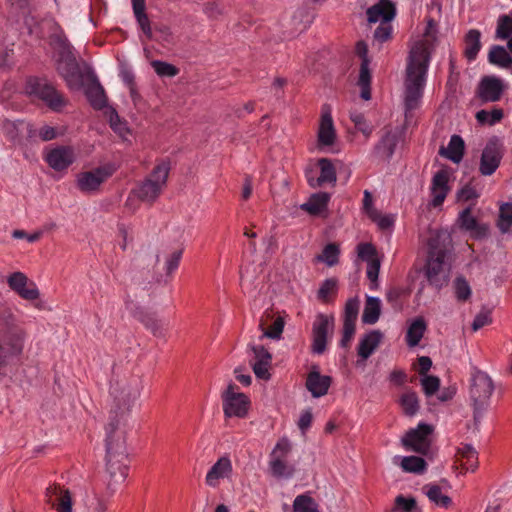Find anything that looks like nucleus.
Listing matches in <instances>:
<instances>
[{
  "label": "nucleus",
  "mask_w": 512,
  "mask_h": 512,
  "mask_svg": "<svg viewBox=\"0 0 512 512\" xmlns=\"http://www.w3.org/2000/svg\"><path fill=\"white\" fill-rule=\"evenodd\" d=\"M142 381L133 374H121L112 368V375L105 387L106 422L104 431L121 432L128 417L139 406Z\"/></svg>",
  "instance_id": "f257e3e1"
},
{
  "label": "nucleus",
  "mask_w": 512,
  "mask_h": 512,
  "mask_svg": "<svg viewBox=\"0 0 512 512\" xmlns=\"http://www.w3.org/2000/svg\"><path fill=\"white\" fill-rule=\"evenodd\" d=\"M437 24L433 19L427 20L422 37L413 42L410 47L405 71V106L407 110L415 109L423 95L426 74L437 40Z\"/></svg>",
  "instance_id": "f03ea898"
},
{
  "label": "nucleus",
  "mask_w": 512,
  "mask_h": 512,
  "mask_svg": "<svg viewBox=\"0 0 512 512\" xmlns=\"http://www.w3.org/2000/svg\"><path fill=\"white\" fill-rule=\"evenodd\" d=\"M105 455L103 458L101 501L98 512H106V502L112 498L129 475L127 432L104 431Z\"/></svg>",
  "instance_id": "7ed1b4c3"
},
{
  "label": "nucleus",
  "mask_w": 512,
  "mask_h": 512,
  "mask_svg": "<svg viewBox=\"0 0 512 512\" xmlns=\"http://www.w3.org/2000/svg\"><path fill=\"white\" fill-rule=\"evenodd\" d=\"M50 45L57 62V71L72 90L84 92L90 105L96 109V76L86 63L78 62L73 47L63 31L58 29L50 36Z\"/></svg>",
  "instance_id": "20e7f679"
},
{
  "label": "nucleus",
  "mask_w": 512,
  "mask_h": 512,
  "mask_svg": "<svg viewBox=\"0 0 512 512\" xmlns=\"http://www.w3.org/2000/svg\"><path fill=\"white\" fill-rule=\"evenodd\" d=\"M26 334L11 308L0 305V376L8 367L16 366L24 348Z\"/></svg>",
  "instance_id": "39448f33"
},
{
  "label": "nucleus",
  "mask_w": 512,
  "mask_h": 512,
  "mask_svg": "<svg viewBox=\"0 0 512 512\" xmlns=\"http://www.w3.org/2000/svg\"><path fill=\"white\" fill-rule=\"evenodd\" d=\"M449 236L445 232H436L428 242V258L425 265V276L430 285L437 289L446 286L449 282V267L445 263L448 253L447 241Z\"/></svg>",
  "instance_id": "423d86ee"
},
{
  "label": "nucleus",
  "mask_w": 512,
  "mask_h": 512,
  "mask_svg": "<svg viewBox=\"0 0 512 512\" xmlns=\"http://www.w3.org/2000/svg\"><path fill=\"white\" fill-rule=\"evenodd\" d=\"M170 163H157L149 175L133 190L134 195L142 202L152 204L161 195L167 185Z\"/></svg>",
  "instance_id": "0eeeda50"
},
{
  "label": "nucleus",
  "mask_w": 512,
  "mask_h": 512,
  "mask_svg": "<svg viewBox=\"0 0 512 512\" xmlns=\"http://www.w3.org/2000/svg\"><path fill=\"white\" fill-rule=\"evenodd\" d=\"M25 92L34 100H41L51 110L61 111L67 105V99L47 79L29 77Z\"/></svg>",
  "instance_id": "6e6552de"
},
{
  "label": "nucleus",
  "mask_w": 512,
  "mask_h": 512,
  "mask_svg": "<svg viewBox=\"0 0 512 512\" xmlns=\"http://www.w3.org/2000/svg\"><path fill=\"white\" fill-rule=\"evenodd\" d=\"M493 390V381L487 374L478 372L473 376L470 396L474 406V425L476 428L480 425L482 410L488 404Z\"/></svg>",
  "instance_id": "1a4fd4ad"
},
{
  "label": "nucleus",
  "mask_w": 512,
  "mask_h": 512,
  "mask_svg": "<svg viewBox=\"0 0 512 512\" xmlns=\"http://www.w3.org/2000/svg\"><path fill=\"white\" fill-rule=\"evenodd\" d=\"M98 111L101 112L103 119L108 123L111 130L122 140L128 141L132 134L128 122L120 117L118 111L109 103L104 88L98 82Z\"/></svg>",
  "instance_id": "9d476101"
},
{
  "label": "nucleus",
  "mask_w": 512,
  "mask_h": 512,
  "mask_svg": "<svg viewBox=\"0 0 512 512\" xmlns=\"http://www.w3.org/2000/svg\"><path fill=\"white\" fill-rule=\"evenodd\" d=\"M291 451L290 440L287 437L280 438L270 454L269 469L273 477L290 478L294 475L295 468L287 461Z\"/></svg>",
  "instance_id": "9b49d317"
},
{
  "label": "nucleus",
  "mask_w": 512,
  "mask_h": 512,
  "mask_svg": "<svg viewBox=\"0 0 512 512\" xmlns=\"http://www.w3.org/2000/svg\"><path fill=\"white\" fill-rule=\"evenodd\" d=\"M434 427L430 424L420 423L417 428L410 429L402 437L401 443L406 450H411L416 453L427 455L431 440L429 436L433 433Z\"/></svg>",
  "instance_id": "f8f14e48"
},
{
  "label": "nucleus",
  "mask_w": 512,
  "mask_h": 512,
  "mask_svg": "<svg viewBox=\"0 0 512 512\" xmlns=\"http://www.w3.org/2000/svg\"><path fill=\"white\" fill-rule=\"evenodd\" d=\"M222 399L226 417L243 418L248 414L250 401L244 393L237 392V386L234 383L228 384Z\"/></svg>",
  "instance_id": "ddd939ff"
},
{
  "label": "nucleus",
  "mask_w": 512,
  "mask_h": 512,
  "mask_svg": "<svg viewBox=\"0 0 512 512\" xmlns=\"http://www.w3.org/2000/svg\"><path fill=\"white\" fill-rule=\"evenodd\" d=\"M334 318L325 314H318L312 326L311 351L314 354H323L326 351L329 333L333 332Z\"/></svg>",
  "instance_id": "4468645a"
},
{
  "label": "nucleus",
  "mask_w": 512,
  "mask_h": 512,
  "mask_svg": "<svg viewBox=\"0 0 512 512\" xmlns=\"http://www.w3.org/2000/svg\"><path fill=\"white\" fill-rule=\"evenodd\" d=\"M502 157L503 148L501 143L496 138L490 139L482 151L479 166L481 175H492L499 167Z\"/></svg>",
  "instance_id": "2eb2a0df"
},
{
  "label": "nucleus",
  "mask_w": 512,
  "mask_h": 512,
  "mask_svg": "<svg viewBox=\"0 0 512 512\" xmlns=\"http://www.w3.org/2000/svg\"><path fill=\"white\" fill-rule=\"evenodd\" d=\"M233 465L229 456H221L209 468L205 475V484L211 489L218 488L222 482L231 481Z\"/></svg>",
  "instance_id": "dca6fc26"
},
{
  "label": "nucleus",
  "mask_w": 512,
  "mask_h": 512,
  "mask_svg": "<svg viewBox=\"0 0 512 512\" xmlns=\"http://www.w3.org/2000/svg\"><path fill=\"white\" fill-rule=\"evenodd\" d=\"M3 132L14 144H23L24 140L29 143L36 142V127L22 120L4 121Z\"/></svg>",
  "instance_id": "f3484780"
},
{
  "label": "nucleus",
  "mask_w": 512,
  "mask_h": 512,
  "mask_svg": "<svg viewBox=\"0 0 512 512\" xmlns=\"http://www.w3.org/2000/svg\"><path fill=\"white\" fill-rule=\"evenodd\" d=\"M505 90L503 80L495 76H484L478 84L476 96L481 104L497 102Z\"/></svg>",
  "instance_id": "a211bd4d"
},
{
  "label": "nucleus",
  "mask_w": 512,
  "mask_h": 512,
  "mask_svg": "<svg viewBox=\"0 0 512 512\" xmlns=\"http://www.w3.org/2000/svg\"><path fill=\"white\" fill-rule=\"evenodd\" d=\"M356 53L361 57L358 85L361 88V98L365 101L371 99V72L369 69V59L367 56L368 47L364 41L356 44Z\"/></svg>",
  "instance_id": "6ab92c4d"
},
{
  "label": "nucleus",
  "mask_w": 512,
  "mask_h": 512,
  "mask_svg": "<svg viewBox=\"0 0 512 512\" xmlns=\"http://www.w3.org/2000/svg\"><path fill=\"white\" fill-rule=\"evenodd\" d=\"M457 224L461 230L469 232L471 237L475 239H483L489 234V225L482 223L472 215V206H468L462 212H460Z\"/></svg>",
  "instance_id": "aec40b11"
},
{
  "label": "nucleus",
  "mask_w": 512,
  "mask_h": 512,
  "mask_svg": "<svg viewBox=\"0 0 512 512\" xmlns=\"http://www.w3.org/2000/svg\"><path fill=\"white\" fill-rule=\"evenodd\" d=\"M44 159L52 169L63 171L74 162V149L70 146H57L49 150Z\"/></svg>",
  "instance_id": "412c9836"
},
{
  "label": "nucleus",
  "mask_w": 512,
  "mask_h": 512,
  "mask_svg": "<svg viewBox=\"0 0 512 512\" xmlns=\"http://www.w3.org/2000/svg\"><path fill=\"white\" fill-rule=\"evenodd\" d=\"M358 256L367 260V277L372 282L373 288L378 286V275L380 270V259L377 257V251L371 243H361L357 247Z\"/></svg>",
  "instance_id": "4be33fe9"
},
{
  "label": "nucleus",
  "mask_w": 512,
  "mask_h": 512,
  "mask_svg": "<svg viewBox=\"0 0 512 512\" xmlns=\"http://www.w3.org/2000/svg\"><path fill=\"white\" fill-rule=\"evenodd\" d=\"M336 141V130L329 108H324L320 117L317 132V147H330Z\"/></svg>",
  "instance_id": "5701e85b"
},
{
  "label": "nucleus",
  "mask_w": 512,
  "mask_h": 512,
  "mask_svg": "<svg viewBox=\"0 0 512 512\" xmlns=\"http://www.w3.org/2000/svg\"><path fill=\"white\" fill-rule=\"evenodd\" d=\"M251 350L255 360L254 363H252L255 376L263 380H268L271 377L269 372L272 362L271 353L262 345H253L251 346Z\"/></svg>",
  "instance_id": "b1692460"
},
{
  "label": "nucleus",
  "mask_w": 512,
  "mask_h": 512,
  "mask_svg": "<svg viewBox=\"0 0 512 512\" xmlns=\"http://www.w3.org/2000/svg\"><path fill=\"white\" fill-rule=\"evenodd\" d=\"M47 502L54 507L57 512H72V500L68 490L57 484L50 485L46 489Z\"/></svg>",
  "instance_id": "393cba45"
},
{
  "label": "nucleus",
  "mask_w": 512,
  "mask_h": 512,
  "mask_svg": "<svg viewBox=\"0 0 512 512\" xmlns=\"http://www.w3.org/2000/svg\"><path fill=\"white\" fill-rule=\"evenodd\" d=\"M370 23L391 22L396 15V7L391 0H379L366 11Z\"/></svg>",
  "instance_id": "a878e982"
},
{
  "label": "nucleus",
  "mask_w": 512,
  "mask_h": 512,
  "mask_svg": "<svg viewBox=\"0 0 512 512\" xmlns=\"http://www.w3.org/2000/svg\"><path fill=\"white\" fill-rule=\"evenodd\" d=\"M331 383L332 378L327 375H321L315 367L308 373L305 387L314 398H319L328 393Z\"/></svg>",
  "instance_id": "bb28decb"
},
{
  "label": "nucleus",
  "mask_w": 512,
  "mask_h": 512,
  "mask_svg": "<svg viewBox=\"0 0 512 512\" xmlns=\"http://www.w3.org/2000/svg\"><path fill=\"white\" fill-rule=\"evenodd\" d=\"M399 128L387 125L383 128V135L375 149L379 155L387 159L394 154L399 141Z\"/></svg>",
  "instance_id": "cd10ccee"
},
{
  "label": "nucleus",
  "mask_w": 512,
  "mask_h": 512,
  "mask_svg": "<svg viewBox=\"0 0 512 512\" xmlns=\"http://www.w3.org/2000/svg\"><path fill=\"white\" fill-rule=\"evenodd\" d=\"M448 174L444 170L438 171L432 179L431 193L433 199L431 204L434 207L440 206L448 193Z\"/></svg>",
  "instance_id": "c85d7f7f"
},
{
  "label": "nucleus",
  "mask_w": 512,
  "mask_h": 512,
  "mask_svg": "<svg viewBox=\"0 0 512 512\" xmlns=\"http://www.w3.org/2000/svg\"><path fill=\"white\" fill-rule=\"evenodd\" d=\"M464 141L459 135H453L450 139L448 147L441 146L439 155L451 160L454 163H459L464 155Z\"/></svg>",
  "instance_id": "c756f323"
},
{
  "label": "nucleus",
  "mask_w": 512,
  "mask_h": 512,
  "mask_svg": "<svg viewBox=\"0 0 512 512\" xmlns=\"http://www.w3.org/2000/svg\"><path fill=\"white\" fill-rule=\"evenodd\" d=\"M330 195L326 192L315 193L310 196L308 201L301 205V209L312 216L320 215L327 210Z\"/></svg>",
  "instance_id": "7c9ffc66"
},
{
  "label": "nucleus",
  "mask_w": 512,
  "mask_h": 512,
  "mask_svg": "<svg viewBox=\"0 0 512 512\" xmlns=\"http://www.w3.org/2000/svg\"><path fill=\"white\" fill-rule=\"evenodd\" d=\"M382 338V333L378 330H374L366 334L359 343L357 352L358 355L366 360L371 356L374 350L379 346Z\"/></svg>",
  "instance_id": "2f4dec72"
},
{
  "label": "nucleus",
  "mask_w": 512,
  "mask_h": 512,
  "mask_svg": "<svg viewBox=\"0 0 512 512\" xmlns=\"http://www.w3.org/2000/svg\"><path fill=\"white\" fill-rule=\"evenodd\" d=\"M398 404L401 408L402 413L408 417L415 416L420 409L418 395L415 391H412L411 389L406 390L399 396Z\"/></svg>",
  "instance_id": "473e14b6"
},
{
  "label": "nucleus",
  "mask_w": 512,
  "mask_h": 512,
  "mask_svg": "<svg viewBox=\"0 0 512 512\" xmlns=\"http://www.w3.org/2000/svg\"><path fill=\"white\" fill-rule=\"evenodd\" d=\"M318 165L320 167V176L317 178L316 182L313 183L310 181V185L312 187L321 186L324 183H335L337 180L336 170L328 158H321L318 160Z\"/></svg>",
  "instance_id": "72a5a7b5"
},
{
  "label": "nucleus",
  "mask_w": 512,
  "mask_h": 512,
  "mask_svg": "<svg viewBox=\"0 0 512 512\" xmlns=\"http://www.w3.org/2000/svg\"><path fill=\"white\" fill-rule=\"evenodd\" d=\"M381 314V301L377 297L369 296L366 298L365 307L362 314V322L365 324H375Z\"/></svg>",
  "instance_id": "f704fd0d"
},
{
  "label": "nucleus",
  "mask_w": 512,
  "mask_h": 512,
  "mask_svg": "<svg viewBox=\"0 0 512 512\" xmlns=\"http://www.w3.org/2000/svg\"><path fill=\"white\" fill-rule=\"evenodd\" d=\"M132 6L134 15L141 30L147 36L148 39H151L153 34L150 25V20L145 12V0H132Z\"/></svg>",
  "instance_id": "c9c22d12"
},
{
  "label": "nucleus",
  "mask_w": 512,
  "mask_h": 512,
  "mask_svg": "<svg viewBox=\"0 0 512 512\" xmlns=\"http://www.w3.org/2000/svg\"><path fill=\"white\" fill-rule=\"evenodd\" d=\"M488 60L491 64L512 72V58L503 46H492L488 54Z\"/></svg>",
  "instance_id": "e433bc0d"
},
{
  "label": "nucleus",
  "mask_w": 512,
  "mask_h": 512,
  "mask_svg": "<svg viewBox=\"0 0 512 512\" xmlns=\"http://www.w3.org/2000/svg\"><path fill=\"white\" fill-rule=\"evenodd\" d=\"M480 37L481 33L477 29H471L466 33L464 37V55L468 60H474L476 58L481 48Z\"/></svg>",
  "instance_id": "4c0bfd02"
},
{
  "label": "nucleus",
  "mask_w": 512,
  "mask_h": 512,
  "mask_svg": "<svg viewBox=\"0 0 512 512\" xmlns=\"http://www.w3.org/2000/svg\"><path fill=\"white\" fill-rule=\"evenodd\" d=\"M458 455L461 457V466L466 471L474 472L478 467V453L470 444H464L458 449Z\"/></svg>",
  "instance_id": "58836bf2"
},
{
  "label": "nucleus",
  "mask_w": 512,
  "mask_h": 512,
  "mask_svg": "<svg viewBox=\"0 0 512 512\" xmlns=\"http://www.w3.org/2000/svg\"><path fill=\"white\" fill-rule=\"evenodd\" d=\"M426 323L423 318L415 319L409 326L406 334V341L408 346L415 347L421 341L425 331Z\"/></svg>",
  "instance_id": "ea45409f"
},
{
  "label": "nucleus",
  "mask_w": 512,
  "mask_h": 512,
  "mask_svg": "<svg viewBox=\"0 0 512 512\" xmlns=\"http://www.w3.org/2000/svg\"><path fill=\"white\" fill-rule=\"evenodd\" d=\"M285 327V319L282 316H278L273 324L269 328H265V322L263 319L260 320L259 328L262 330V337H266L272 340H280Z\"/></svg>",
  "instance_id": "a19ab883"
},
{
  "label": "nucleus",
  "mask_w": 512,
  "mask_h": 512,
  "mask_svg": "<svg viewBox=\"0 0 512 512\" xmlns=\"http://www.w3.org/2000/svg\"><path fill=\"white\" fill-rule=\"evenodd\" d=\"M338 281L336 278L326 279L317 292V298L324 304L331 303L337 293Z\"/></svg>",
  "instance_id": "79ce46f5"
},
{
  "label": "nucleus",
  "mask_w": 512,
  "mask_h": 512,
  "mask_svg": "<svg viewBox=\"0 0 512 512\" xmlns=\"http://www.w3.org/2000/svg\"><path fill=\"white\" fill-rule=\"evenodd\" d=\"M426 490V495L430 501L435 503L436 505L448 508L452 504V499L448 496L442 493L441 488L438 485H427L424 487Z\"/></svg>",
  "instance_id": "37998d69"
},
{
  "label": "nucleus",
  "mask_w": 512,
  "mask_h": 512,
  "mask_svg": "<svg viewBox=\"0 0 512 512\" xmlns=\"http://www.w3.org/2000/svg\"><path fill=\"white\" fill-rule=\"evenodd\" d=\"M293 512H319L318 504L307 494L298 495L293 502Z\"/></svg>",
  "instance_id": "c03bdc74"
},
{
  "label": "nucleus",
  "mask_w": 512,
  "mask_h": 512,
  "mask_svg": "<svg viewBox=\"0 0 512 512\" xmlns=\"http://www.w3.org/2000/svg\"><path fill=\"white\" fill-rule=\"evenodd\" d=\"M504 116L503 109L501 108H494L491 111L487 110H480L476 113V120L481 125H489L492 126L502 120Z\"/></svg>",
  "instance_id": "a18cd8bd"
},
{
  "label": "nucleus",
  "mask_w": 512,
  "mask_h": 512,
  "mask_svg": "<svg viewBox=\"0 0 512 512\" xmlns=\"http://www.w3.org/2000/svg\"><path fill=\"white\" fill-rule=\"evenodd\" d=\"M340 250L337 244L330 243L326 245L321 254L316 256L319 262H325L328 266H334L339 262Z\"/></svg>",
  "instance_id": "49530a36"
},
{
  "label": "nucleus",
  "mask_w": 512,
  "mask_h": 512,
  "mask_svg": "<svg viewBox=\"0 0 512 512\" xmlns=\"http://www.w3.org/2000/svg\"><path fill=\"white\" fill-rule=\"evenodd\" d=\"M405 472L422 473L426 469V461L418 456H406L401 460Z\"/></svg>",
  "instance_id": "de8ad7c7"
},
{
  "label": "nucleus",
  "mask_w": 512,
  "mask_h": 512,
  "mask_svg": "<svg viewBox=\"0 0 512 512\" xmlns=\"http://www.w3.org/2000/svg\"><path fill=\"white\" fill-rule=\"evenodd\" d=\"M512 225V203H504L500 206L497 226L502 233L509 231Z\"/></svg>",
  "instance_id": "09e8293b"
},
{
  "label": "nucleus",
  "mask_w": 512,
  "mask_h": 512,
  "mask_svg": "<svg viewBox=\"0 0 512 512\" xmlns=\"http://www.w3.org/2000/svg\"><path fill=\"white\" fill-rule=\"evenodd\" d=\"M350 119L354 123L356 130L361 132L366 139L371 136L374 128L364 114L356 111L351 112Z\"/></svg>",
  "instance_id": "8fccbe9b"
},
{
  "label": "nucleus",
  "mask_w": 512,
  "mask_h": 512,
  "mask_svg": "<svg viewBox=\"0 0 512 512\" xmlns=\"http://www.w3.org/2000/svg\"><path fill=\"white\" fill-rule=\"evenodd\" d=\"M512 35V17L501 15L497 20L495 38L500 40L509 39Z\"/></svg>",
  "instance_id": "3c124183"
},
{
  "label": "nucleus",
  "mask_w": 512,
  "mask_h": 512,
  "mask_svg": "<svg viewBox=\"0 0 512 512\" xmlns=\"http://www.w3.org/2000/svg\"><path fill=\"white\" fill-rule=\"evenodd\" d=\"M151 66L160 77H174L179 73V69L175 65L165 61L154 60L151 62Z\"/></svg>",
  "instance_id": "603ef678"
},
{
  "label": "nucleus",
  "mask_w": 512,
  "mask_h": 512,
  "mask_svg": "<svg viewBox=\"0 0 512 512\" xmlns=\"http://www.w3.org/2000/svg\"><path fill=\"white\" fill-rule=\"evenodd\" d=\"M77 185L83 192L96 190V172L89 171L80 173L77 179Z\"/></svg>",
  "instance_id": "864d4df0"
},
{
  "label": "nucleus",
  "mask_w": 512,
  "mask_h": 512,
  "mask_svg": "<svg viewBox=\"0 0 512 512\" xmlns=\"http://www.w3.org/2000/svg\"><path fill=\"white\" fill-rule=\"evenodd\" d=\"M421 385L426 396H432L440 387V379L437 376L425 375L421 378Z\"/></svg>",
  "instance_id": "5fc2aeb1"
},
{
  "label": "nucleus",
  "mask_w": 512,
  "mask_h": 512,
  "mask_svg": "<svg viewBox=\"0 0 512 512\" xmlns=\"http://www.w3.org/2000/svg\"><path fill=\"white\" fill-rule=\"evenodd\" d=\"M359 311V301L357 298L349 299L345 304L344 321L345 323L355 324Z\"/></svg>",
  "instance_id": "6e6d98bb"
},
{
  "label": "nucleus",
  "mask_w": 512,
  "mask_h": 512,
  "mask_svg": "<svg viewBox=\"0 0 512 512\" xmlns=\"http://www.w3.org/2000/svg\"><path fill=\"white\" fill-rule=\"evenodd\" d=\"M455 295L459 301H466L471 296V288L463 277H457L455 280Z\"/></svg>",
  "instance_id": "4d7b16f0"
},
{
  "label": "nucleus",
  "mask_w": 512,
  "mask_h": 512,
  "mask_svg": "<svg viewBox=\"0 0 512 512\" xmlns=\"http://www.w3.org/2000/svg\"><path fill=\"white\" fill-rule=\"evenodd\" d=\"M7 283L9 287L17 293L29 283V280L24 273L14 272L8 277Z\"/></svg>",
  "instance_id": "13d9d810"
},
{
  "label": "nucleus",
  "mask_w": 512,
  "mask_h": 512,
  "mask_svg": "<svg viewBox=\"0 0 512 512\" xmlns=\"http://www.w3.org/2000/svg\"><path fill=\"white\" fill-rule=\"evenodd\" d=\"M369 218L375 222L381 230H387L394 224V218L392 215H382L378 210L372 211Z\"/></svg>",
  "instance_id": "bf43d9fd"
},
{
  "label": "nucleus",
  "mask_w": 512,
  "mask_h": 512,
  "mask_svg": "<svg viewBox=\"0 0 512 512\" xmlns=\"http://www.w3.org/2000/svg\"><path fill=\"white\" fill-rule=\"evenodd\" d=\"M392 36V26L390 22L387 23H380V25L376 28L374 31V40L377 41L379 44H382L386 41H388Z\"/></svg>",
  "instance_id": "052dcab7"
},
{
  "label": "nucleus",
  "mask_w": 512,
  "mask_h": 512,
  "mask_svg": "<svg viewBox=\"0 0 512 512\" xmlns=\"http://www.w3.org/2000/svg\"><path fill=\"white\" fill-rule=\"evenodd\" d=\"M492 322L491 313L488 310H482L479 312L473 322H472V330L474 332L478 331L482 327L490 324Z\"/></svg>",
  "instance_id": "680f3d73"
},
{
  "label": "nucleus",
  "mask_w": 512,
  "mask_h": 512,
  "mask_svg": "<svg viewBox=\"0 0 512 512\" xmlns=\"http://www.w3.org/2000/svg\"><path fill=\"white\" fill-rule=\"evenodd\" d=\"M417 502L415 498L410 497L406 498L402 495H399L395 498V508L401 509L404 512H412L416 509Z\"/></svg>",
  "instance_id": "e2e57ef3"
},
{
  "label": "nucleus",
  "mask_w": 512,
  "mask_h": 512,
  "mask_svg": "<svg viewBox=\"0 0 512 512\" xmlns=\"http://www.w3.org/2000/svg\"><path fill=\"white\" fill-rule=\"evenodd\" d=\"M36 140L39 138L40 140L46 142L57 138L58 132L55 127L49 125H43L40 128H36Z\"/></svg>",
  "instance_id": "0e129e2a"
},
{
  "label": "nucleus",
  "mask_w": 512,
  "mask_h": 512,
  "mask_svg": "<svg viewBox=\"0 0 512 512\" xmlns=\"http://www.w3.org/2000/svg\"><path fill=\"white\" fill-rule=\"evenodd\" d=\"M117 170V165L113 162H106L98 167V185L111 177Z\"/></svg>",
  "instance_id": "69168bd1"
},
{
  "label": "nucleus",
  "mask_w": 512,
  "mask_h": 512,
  "mask_svg": "<svg viewBox=\"0 0 512 512\" xmlns=\"http://www.w3.org/2000/svg\"><path fill=\"white\" fill-rule=\"evenodd\" d=\"M17 294L25 300L32 301L39 297V290L35 283L29 282L20 291H18Z\"/></svg>",
  "instance_id": "338daca9"
},
{
  "label": "nucleus",
  "mask_w": 512,
  "mask_h": 512,
  "mask_svg": "<svg viewBox=\"0 0 512 512\" xmlns=\"http://www.w3.org/2000/svg\"><path fill=\"white\" fill-rule=\"evenodd\" d=\"M183 250L174 251L166 261V274L170 276L177 268L182 257Z\"/></svg>",
  "instance_id": "774afa93"
}]
</instances>
